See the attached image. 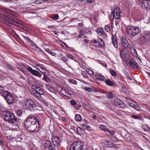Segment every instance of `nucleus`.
<instances>
[{
	"label": "nucleus",
	"mask_w": 150,
	"mask_h": 150,
	"mask_svg": "<svg viewBox=\"0 0 150 150\" xmlns=\"http://www.w3.org/2000/svg\"><path fill=\"white\" fill-rule=\"evenodd\" d=\"M4 14L1 16V18L6 21V24L10 25H14L21 28L23 23L21 21L15 19L14 17H17V13L9 9L4 8Z\"/></svg>",
	"instance_id": "obj_1"
},
{
	"label": "nucleus",
	"mask_w": 150,
	"mask_h": 150,
	"mask_svg": "<svg viewBox=\"0 0 150 150\" xmlns=\"http://www.w3.org/2000/svg\"><path fill=\"white\" fill-rule=\"evenodd\" d=\"M3 112L1 117L4 120L12 125L16 124L18 121L17 118L13 112L8 111H3Z\"/></svg>",
	"instance_id": "obj_2"
},
{
	"label": "nucleus",
	"mask_w": 150,
	"mask_h": 150,
	"mask_svg": "<svg viewBox=\"0 0 150 150\" xmlns=\"http://www.w3.org/2000/svg\"><path fill=\"white\" fill-rule=\"evenodd\" d=\"M40 125L38 119L35 117L34 118L33 122L31 125L28 128V131L31 132H37L40 130Z\"/></svg>",
	"instance_id": "obj_3"
},
{
	"label": "nucleus",
	"mask_w": 150,
	"mask_h": 150,
	"mask_svg": "<svg viewBox=\"0 0 150 150\" xmlns=\"http://www.w3.org/2000/svg\"><path fill=\"white\" fill-rule=\"evenodd\" d=\"M140 32L138 27L133 26H128L126 30V33L130 36H135L138 34Z\"/></svg>",
	"instance_id": "obj_4"
},
{
	"label": "nucleus",
	"mask_w": 150,
	"mask_h": 150,
	"mask_svg": "<svg viewBox=\"0 0 150 150\" xmlns=\"http://www.w3.org/2000/svg\"><path fill=\"white\" fill-rule=\"evenodd\" d=\"M69 150H88L84 148L83 143L81 141L73 142L71 145Z\"/></svg>",
	"instance_id": "obj_5"
},
{
	"label": "nucleus",
	"mask_w": 150,
	"mask_h": 150,
	"mask_svg": "<svg viewBox=\"0 0 150 150\" xmlns=\"http://www.w3.org/2000/svg\"><path fill=\"white\" fill-rule=\"evenodd\" d=\"M1 95L4 97L8 104H11L13 103L14 100V98L9 92L4 91Z\"/></svg>",
	"instance_id": "obj_6"
},
{
	"label": "nucleus",
	"mask_w": 150,
	"mask_h": 150,
	"mask_svg": "<svg viewBox=\"0 0 150 150\" xmlns=\"http://www.w3.org/2000/svg\"><path fill=\"white\" fill-rule=\"evenodd\" d=\"M24 107L27 110H32L35 107V102L29 99H25L24 102Z\"/></svg>",
	"instance_id": "obj_7"
},
{
	"label": "nucleus",
	"mask_w": 150,
	"mask_h": 150,
	"mask_svg": "<svg viewBox=\"0 0 150 150\" xmlns=\"http://www.w3.org/2000/svg\"><path fill=\"white\" fill-rule=\"evenodd\" d=\"M52 141L54 149L55 150H61V141L59 138L55 136L53 138Z\"/></svg>",
	"instance_id": "obj_8"
},
{
	"label": "nucleus",
	"mask_w": 150,
	"mask_h": 150,
	"mask_svg": "<svg viewBox=\"0 0 150 150\" xmlns=\"http://www.w3.org/2000/svg\"><path fill=\"white\" fill-rule=\"evenodd\" d=\"M140 40L142 42L150 45V32H144V35L142 36L140 38Z\"/></svg>",
	"instance_id": "obj_9"
},
{
	"label": "nucleus",
	"mask_w": 150,
	"mask_h": 150,
	"mask_svg": "<svg viewBox=\"0 0 150 150\" xmlns=\"http://www.w3.org/2000/svg\"><path fill=\"white\" fill-rule=\"evenodd\" d=\"M34 118H35V117L32 115H29L25 120L24 122V126L25 128L28 131V128L31 125Z\"/></svg>",
	"instance_id": "obj_10"
},
{
	"label": "nucleus",
	"mask_w": 150,
	"mask_h": 150,
	"mask_svg": "<svg viewBox=\"0 0 150 150\" xmlns=\"http://www.w3.org/2000/svg\"><path fill=\"white\" fill-rule=\"evenodd\" d=\"M111 17H112V19L114 18L116 19H118L121 17L120 11L119 8L117 6L115 8L114 11L112 12L110 14ZM112 19V18H110Z\"/></svg>",
	"instance_id": "obj_11"
},
{
	"label": "nucleus",
	"mask_w": 150,
	"mask_h": 150,
	"mask_svg": "<svg viewBox=\"0 0 150 150\" xmlns=\"http://www.w3.org/2000/svg\"><path fill=\"white\" fill-rule=\"evenodd\" d=\"M43 150H55L52 145L51 142L49 141H46L43 145Z\"/></svg>",
	"instance_id": "obj_12"
},
{
	"label": "nucleus",
	"mask_w": 150,
	"mask_h": 150,
	"mask_svg": "<svg viewBox=\"0 0 150 150\" xmlns=\"http://www.w3.org/2000/svg\"><path fill=\"white\" fill-rule=\"evenodd\" d=\"M56 88L58 91L60 92L63 95L68 97L70 96V93L66 89L59 86H57Z\"/></svg>",
	"instance_id": "obj_13"
},
{
	"label": "nucleus",
	"mask_w": 150,
	"mask_h": 150,
	"mask_svg": "<svg viewBox=\"0 0 150 150\" xmlns=\"http://www.w3.org/2000/svg\"><path fill=\"white\" fill-rule=\"evenodd\" d=\"M142 8H146L147 11L150 10V0H144L141 2Z\"/></svg>",
	"instance_id": "obj_14"
},
{
	"label": "nucleus",
	"mask_w": 150,
	"mask_h": 150,
	"mask_svg": "<svg viewBox=\"0 0 150 150\" xmlns=\"http://www.w3.org/2000/svg\"><path fill=\"white\" fill-rule=\"evenodd\" d=\"M119 49L120 52V55L121 58L122 60L126 61L129 58L128 55L124 49H120L119 48Z\"/></svg>",
	"instance_id": "obj_15"
},
{
	"label": "nucleus",
	"mask_w": 150,
	"mask_h": 150,
	"mask_svg": "<svg viewBox=\"0 0 150 150\" xmlns=\"http://www.w3.org/2000/svg\"><path fill=\"white\" fill-rule=\"evenodd\" d=\"M120 40L121 45L124 48L126 49L129 46L130 44L125 36H122Z\"/></svg>",
	"instance_id": "obj_16"
},
{
	"label": "nucleus",
	"mask_w": 150,
	"mask_h": 150,
	"mask_svg": "<svg viewBox=\"0 0 150 150\" xmlns=\"http://www.w3.org/2000/svg\"><path fill=\"white\" fill-rule=\"evenodd\" d=\"M27 69L33 75L39 77H41L42 75L40 73L36 70L33 69L31 67H27Z\"/></svg>",
	"instance_id": "obj_17"
},
{
	"label": "nucleus",
	"mask_w": 150,
	"mask_h": 150,
	"mask_svg": "<svg viewBox=\"0 0 150 150\" xmlns=\"http://www.w3.org/2000/svg\"><path fill=\"white\" fill-rule=\"evenodd\" d=\"M114 102L116 106L120 108H124L126 106V105L123 102L119 99L115 100Z\"/></svg>",
	"instance_id": "obj_18"
},
{
	"label": "nucleus",
	"mask_w": 150,
	"mask_h": 150,
	"mask_svg": "<svg viewBox=\"0 0 150 150\" xmlns=\"http://www.w3.org/2000/svg\"><path fill=\"white\" fill-rule=\"evenodd\" d=\"M97 32L98 34L100 36H102L104 38H106L107 37L106 34L104 33L103 29L101 28H100L97 29Z\"/></svg>",
	"instance_id": "obj_19"
},
{
	"label": "nucleus",
	"mask_w": 150,
	"mask_h": 150,
	"mask_svg": "<svg viewBox=\"0 0 150 150\" xmlns=\"http://www.w3.org/2000/svg\"><path fill=\"white\" fill-rule=\"evenodd\" d=\"M35 88L36 89V90H35V93L39 95H43L44 94V91L41 88L36 86H35Z\"/></svg>",
	"instance_id": "obj_20"
},
{
	"label": "nucleus",
	"mask_w": 150,
	"mask_h": 150,
	"mask_svg": "<svg viewBox=\"0 0 150 150\" xmlns=\"http://www.w3.org/2000/svg\"><path fill=\"white\" fill-rule=\"evenodd\" d=\"M112 41L113 46L116 48L118 47V44L117 38L115 36L112 35Z\"/></svg>",
	"instance_id": "obj_21"
},
{
	"label": "nucleus",
	"mask_w": 150,
	"mask_h": 150,
	"mask_svg": "<svg viewBox=\"0 0 150 150\" xmlns=\"http://www.w3.org/2000/svg\"><path fill=\"white\" fill-rule=\"evenodd\" d=\"M105 82L108 85L110 86H113V87H116V84L114 82L110 81L109 79H108L105 81Z\"/></svg>",
	"instance_id": "obj_22"
},
{
	"label": "nucleus",
	"mask_w": 150,
	"mask_h": 150,
	"mask_svg": "<svg viewBox=\"0 0 150 150\" xmlns=\"http://www.w3.org/2000/svg\"><path fill=\"white\" fill-rule=\"evenodd\" d=\"M126 102L130 106L132 107H133L134 104H136V102L134 100L128 98H126Z\"/></svg>",
	"instance_id": "obj_23"
},
{
	"label": "nucleus",
	"mask_w": 150,
	"mask_h": 150,
	"mask_svg": "<svg viewBox=\"0 0 150 150\" xmlns=\"http://www.w3.org/2000/svg\"><path fill=\"white\" fill-rule=\"evenodd\" d=\"M130 117L132 118L137 120L139 119L141 120H143V118L140 115H136L134 114L130 115Z\"/></svg>",
	"instance_id": "obj_24"
},
{
	"label": "nucleus",
	"mask_w": 150,
	"mask_h": 150,
	"mask_svg": "<svg viewBox=\"0 0 150 150\" xmlns=\"http://www.w3.org/2000/svg\"><path fill=\"white\" fill-rule=\"evenodd\" d=\"M133 69H138L139 68V67L136 62L133 60V62L131 64L130 66Z\"/></svg>",
	"instance_id": "obj_25"
},
{
	"label": "nucleus",
	"mask_w": 150,
	"mask_h": 150,
	"mask_svg": "<svg viewBox=\"0 0 150 150\" xmlns=\"http://www.w3.org/2000/svg\"><path fill=\"white\" fill-rule=\"evenodd\" d=\"M35 67L40 71H41L40 70V69L42 70H45V68H44L42 66L38 64H35Z\"/></svg>",
	"instance_id": "obj_26"
},
{
	"label": "nucleus",
	"mask_w": 150,
	"mask_h": 150,
	"mask_svg": "<svg viewBox=\"0 0 150 150\" xmlns=\"http://www.w3.org/2000/svg\"><path fill=\"white\" fill-rule=\"evenodd\" d=\"M16 139L17 141L19 142H21L24 139V137L22 134L18 135L16 136Z\"/></svg>",
	"instance_id": "obj_27"
},
{
	"label": "nucleus",
	"mask_w": 150,
	"mask_h": 150,
	"mask_svg": "<svg viewBox=\"0 0 150 150\" xmlns=\"http://www.w3.org/2000/svg\"><path fill=\"white\" fill-rule=\"evenodd\" d=\"M131 135L129 134H127L125 135V139L128 142H130L132 140Z\"/></svg>",
	"instance_id": "obj_28"
},
{
	"label": "nucleus",
	"mask_w": 150,
	"mask_h": 150,
	"mask_svg": "<svg viewBox=\"0 0 150 150\" xmlns=\"http://www.w3.org/2000/svg\"><path fill=\"white\" fill-rule=\"evenodd\" d=\"M16 66L17 68H18L21 71H22L24 69V66L22 64L19 63H17L16 65Z\"/></svg>",
	"instance_id": "obj_29"
},
{
	"label": "nucleus",
	"mask_w": 150,
	"mask_h": 150,
	"mask_svg": "<svg viewBox=\"0 0 150 150\" xmlns=\"http://www.w3.org/2000/svg\"><path fill=\"white\" fill-rule=\"evenodd\" d=\"M133 60H134L132 59H127L126 61V64L128 66L130 67Z\"/></svg>",
	"instance_id": "obj_30"
},
{
	"label": "nucleus",
	"mask_w": 150,
	"mask_h": 150,
	"mask_svg": "<svg viewBox=\"0 0 150 150\" xmlns=\"http://www.w3.org/2000/svg\"><path fill=\"white\" fill-rule=\"evenodd\" d=\"M100 129L104 131L107 132L108 130V128L105 125H101L100 126Z\"/></svg>",
	"instance_id": "obj_31"
},
{
	"label": "nucleus",
	"mask_w": 150,
	"mask_h": 150,
	"mask_svg": "<svg viewBox=\"0 0 150 150\" xmlns=\"http://www.w3.org/2000/svg\"><path fill=\"white\" fill-rule=\"evenodd\" d=\"M132 108H134L135 110L137 111H139L141 110V108L138 104L136 102V104H134L133 107Z\"/></svg>",
	"instance_id": "obj_32"
},
{
	"label": "nucleus",
	"mask_w": 150,
	"mask_h": 150,
	"mask_svg": "<svg viewBox=\"0 0 150 150\" xmlns=\"http://www.w3.org/2000/svg\"><path fill=\"white\" fill-rule=\"evenodd\" d=\"M42 71H40V72L42 73L44 76H49L50 75V73L45 69V70H42Z\"/></svg>",
	"instance_id": "obj_33"
},
{
	"label": "nucleus",
	"mask_w": 150,
	"mask_h": 150,
	"mask_svg": "<svg viewBox=\"0 0 150 150\" xmlns=\"http://www.w3.org/2000/svg\"><path fill=\"white\" fill-rule=\"evenodd\" d=\"M83 130L81 127H78L76 128V133L79 134H80L82 133Z\"/></svg>",
	"instance_id": "obj_34"
},
{
	"label": "nucleus",
	"mask_w": 150,
	"mask_h": 150,
	"mask_svg": "<svg viewBox=\"0 0 150 150\" xmlns=\"http://www.w3.org/2000/svg\"><path fill=\"white\" fill-rule=\"evenodd\" d=\"M86 71L91 76H92L94 75V72L91 70L88 69H86Z\"/></svg>",
	"instance_id": "obj_35"
},
{
	"label": "nucleus",
	"mask_w": 150,
	"mask_h": 150,
	"mask_svg": "<svg viewBox=\"0 0 150 150\" xmlns=\"http://www.w3.org/2000/svg\"><path fill=\"white\" fill-rule=\"evenodd\" d=\"M106 96L108 98H113V94L111 92H108Z\"/></svg>",
	"instance_id": "obj_36"
},
{
	"label": "nucleus",
	"mask_w": 150,
	"mask_h": 150,
	"mask_svg": "<svg viewBox=\"0 0 150 150\" xmlns=\"http://www.w3.org/2000/svg\"><path fill=\"white\" fill-rule=\"evenodd\" d=\"M82 119V117L80 115H76L75 117V120L78 122H79L81 121Z\"/></svg>",
	"instance_id": "obj_37"
},
{
	"label": "nucleus",
	"mask_w": 150,
	"mask_h": 150,
	"mask_svg": "<svg viewBox=\"0 0 150 150\" xmlns=\"http://www.w3.org/2000/svg\"><path fill=\"white\" fill-rule=\"evenodd\" d=\"M98 43L99 45H100L101 47H102L104 46V42L101 38L99 39V40L98 41Z\"/></svg>",
	"instance_id": "obj_38"
},
{
	"label": "nucleus",
	"mask_w": 150,
	"mask_h": 150,
	"mask_svg": "<svg viewBox=\"0 0 150 150\" xmlns=\"http://www.w3.org/2000/svg\"><path fill=\"white\" fill-rule=\"evenodd\" d=\"M82 127L85 129H89L91 128L90 126L86 124H83L82 125Z\"/></svg>",
	"instance_id": "obj_39"
},
{
	"label": "nucleus",
	"mask_w": 150,
	"mask_h": 150,
	"mask_svg": "<svg viewBox=\"0 0 150 150\" xmlns=\"http://www.w3.org/2000/svg\"><path fill=\"white\" fill-rule=\"evenodd\" d=\"M123 73L126 76V77L130 80H132V78L128 74L126 71L125 70L123 71Z\"/></svg>",
	"instance_id": "obj_40"
},
{
	"label": "nucleus",
	"mask_w": 150,
	"mask_h": 150,
	"mask_svg": "<svg viewBox=\"0 0 150 150\" xmlns=\"http://www.w3.org/2000/svg\"><path fill=\"white\" fill-rule=\"evenodd\" d=\"M97 75L98 76L97 78L98 79H99L102 81H103L105 80V77L103 76L100 74H98Z\"/></svg>",
	"instance_id": "obj_41"
},
{
	"label": "nucleus",
	"mask_w": 150,
	"mask_h": 150,
	"mask_svg": "<svg viewBox=\"0 0 150 150\" xmlns=\"http://www.w3.org/2000/svg\"><path fill=\"white\" fill-rule=\"evenodd\" d=\"M6 68L9 70L13 71L14 70L12 67L9 64H6Z\"/></svg>",
	"instance_id": "obj_42"
},
{
	"label": "nucleus",
	"mask_w": 150,
	"mask_h": 150,
	"mask_svg": "<svg viewBox=\"0 0 150 150\" xmlns=\"http://www.w3.org/2000/svg\"><path fill=\"white\" fill-rule=\"evenodd\" d=\"M142 127L144 130L146 132H149L150 130L149 128L146 125L143 126Z\"/></svg>",
	"instance_id": "obj_43"
},
{
	"label": "nucleus",
	"mask_w": 150,
	"mask_h": 150,
	"mask_svg": "<svg viewBox=\"0 0 150 150\" xmlns=\"http://www.w3.org/2000/svg\"><path fill=\"white\" fill-rule=\"evenodd\" d=\"M43 80L47 83H50L51 81L50 79L45 76H44Z\"/></svg>",
	"instance_id": "obj_44"
},
{
	"label": "nucleus",
	"mask_w": 150,
	"mask_h": 150,
	"mask_svg": "<svg viewBox=\"0 0 150 150\" xmlns=\"http://www.w3.org/2000/svg\"><path fill=\"white\" fill-rule=\"evenodd\" d=\"M22 113H23V111L22 110H21V109H18L17 110V115L18 116H21L22 114Z\"/></svg>",
	"instance_id": "obj_45"
},
{
	"label": "nucleus",
	"mask_w": 150,
	"mask_h": 150,
	"mask_svg": "<svg viewBox=\"0 0 150 150\" xmlns=\"http://www.w3.org/2000/svg\"><path fill=\"white\" fill-rule=\"evenodd\" d=\"M111 139L114 142H117L118 140V138L115 136H113Z\"/></svg>",
	"instance_id": "obj_46"
},
{
	"label": "nucleus",
	"mask_w": 150,
	"mask_h": 150,
	"mask_svg": "<svg viewBox=\"0 0 150 150\" xmlns=\"http://www.w3.org/2000/svg\"><path fill=\"white\" fill-rule=\"evenodd\" d=\"M110 73L112 76H116L117 74L115 71L113 70H111L110 71Z\"/></svg>",
	"instance_id": "obj_47"
},
{
	"label": "nucleus",
	"mask_w": 150,
	"mask_h": 150,
	"mask_svg": "<svg viewBox=\"0 0 150 150\" xmlns=\"http://www.w3.org/2000/svg\"><path fill=\"white\" fill-rule=\"evenodd\" d=\"M107 145L109 147H112L114 145L113 143L112 142L107 141Z\"/></svg>",
	"instance_id": "obj_48"
},
{
	"label": "nucleus",
	"mask_w": 150,
	"mask_h": 150,
	"mask_svg": "<svg viewBox=\"0 0 150 150\" xmlns=\"http://www.w3.org/2000/svg\"><path fill=\"white\" fill-rule=\"evenodd\" d=\"M81 107V106L80 103H76V105H75V108L76 110H79Z\"/></svg>",
	"instance_id": "obj_49"
},
{
	"label": "nucleus",
	"mask_w": 150,
	"mask_h": 150,
	"mask_svg": "<svg viewBox=\"0 0 150 150\" xmlns=\"http://www.w3.org/2000/svg\"><path fill=\"white\" fill-rule=\"evenodd\" d=\"M81 74L84 77L88 78V76L87 75V73L85 71H81Z\"/></svg>",
	"instance_id": "obj_50"
},
{
	"label": "nucleus",
	"mask_w": 150,
	"mask_h": 150,
	"mask_svg": "<svg viewBox=\"0 0 150 150\" xmlns=\"http://www.w3.org/2000/svg\"><path fill=\"white\" fill-rule=\"evenodd\" d=\"M84 33L83 30H80L79 34L78 35V38H80L84 34Z\"/></svg>",
	"instance_id": "obj_51"
},
{
	"label": "nucleus",
	"mask_w": 150,
	"mask_h": 150,
	"mask_svg": "<svg viewBox=\"0 0 150 150\" xmlns=\"http://www.w3.org/2000/svg\"><path fill=\"white\" fill-rule=\"evenodd\" d=\"M61 59L64 62L66 63L68 61V59L65 56H63L61 58Z\"/></svg>",
	"instance_id": "obj_52"
},
{
	"label": "nucleus",
	"mask_w": 150,
	"mask_h": 150,
	"mask_svg": "<svg viewBox=\"0 0 150 150\" xmlns=\"http://www.w3.org/2000/svg\"><path fill=\"white\" fill-rule=\"evenodd\" d=\"M23 73L26 76H29L30 74H29L27 70H25L24 69L22 71Z\"/></svg>",
	"instance_id": "obj_53"
},
{
	"label": "nucleus",
	"mask_w": 150,
	"mask_h": 150,
	"mask_svg": "<svg viewBox=\"0 0 150 150\" xmlns=\"http://www.w3.org/2000/svg\"><path fill=\"white\" fill-rule=\"evenodd\" d=\"M67 57L68 58L72 59V60H74V57H73L71 54H67L66 55Z\"/></svg>",
	"instance_id": "obj_54"
},
{
	"label": "nucleus",
	"mask_w": 150,
	"mask_h": 150,
	"mask_svg": "<svg viewBox=\"0 0 150 150\" xmlns=\"http://www.w3.org/2000/svg\"><path fill=\"white\" fill-rule=\"evenodd\" d=\"M105 30L107 32H109L110 31V28L108 25H106L105 27Z\"/></svg>",
	"instance_id": "obj_55"
},
{
	"label": "nucleus",
	"mask_w": 150,
	"mask_h": 150,
	"mask_svg": "<svg viewBox=\"0 0 150 150\" xmlns=\"http://www.w3.org/2000/svg\"><path fill=\"white\" fill-rule=\"evenodd\" d=\"M59 18V16L58 14H56L52 16V18L54 20L57 19Z\"/></svg>",
	"instance_id": "obj_56"
},
{
	"label": "nucleus",
	"mask_w": 150,
	"mask_h": 150,
	"mask_svg": "<svg viewBox=\"0 0 150 150\" xmlns=\"http://www.w3.org/2000/svg\"><path fill=\"white\" fill-rule=\"evenodd\" d=\"M70 103H71V104L73 105H74L75 106V105H76V101L74 100H71L70 101Z\"/></svg>",
	"instance_id": "obj_57"
},
{
	"label": "nucleus",
	"mask_w": 150,
	"mask_h": 150,
	"mask_svg": "<svg viewBox=\"0 0 150 150\" xmlns=\"http://www.w3.org/2000/svg\"><path fill=\"white\" fill-rule=\"evenodd\" d=\"M107 132H109L110 134H113L115 133V132L114 131L112 130H110L108 129L107 131Z\"/></svg>",
	"instance_id": "obj_58"
},
{
	"label": "nucleus",
	"mask_w": 150,
	"mask_h": 150,
	"mask_svg": "<svg viewBox=\"0 0 150 150\" xmlns=\"http://www.w3.org/2000/svg\"><path fill=\"white\" fill-rule=\"evenodd\" d=\"M84 89L87 91L89 92L91 91V88L89 87H85L84 88Z\"/></svg>",
	"instance_id": "obj_59"
},
{
	"label": "nucleus",
	"mask_w": 150,
	"mask_h": 150,
	"mask_svg": "<svg viewBox=\"0 0 150 150\" xmlns=\"http://www.w3.org/2000/svg\"><path fill=\"white\" fill-rule=\"evenodd\" d=\"M4 88L1 86H0V93H2L4 92Z\"/></svg>",
	"instance_id": "obj_60"
},
{
	"label": "nucleus",
	"mask_w": 150,
	"mask_h": 150,
	"mask_svg": "<svg viewBox=\"0 0 150 150\" xmlns=\"http://www.w3.org/2000/svg\"><path fill=\"white\" fill-rule=\"evenodd\" d=\"M45 86L46 88L49 90L50 89V88L52 87V86L51 85L47 84H45Z\"/></svg>",
	"instance_id": "obj_61"
},
{
	"label": "nucleus",
	"mask_w": 150,
	"mask_h": 150,
	"mask_svg": "<svg viewBox=\"0 0 150 150\" xmlns=\"http://www.w3.org/2000/svg\"><path fill=\"white\" fill-rule=\"evenodd\" d=\"M91 43L94 44H97L98 42V41H97L96 40L94 39L91 41Z\"/></svg>",
	"instance_id": "obj_62"
},
{
	"label": "nucleus",
	"mask_w": 150,
	"mask_h": 150,
	"mask_svg": "<svg viewBox=\"0 0 150 150\" xmlns=\"http://www.w3.org/2000/svg\"><path fill=\"white\" fill-rule=\"evenodd\" d=\"M49 90L51 91V92H53V91H54L55 90V88H54L53 87H52L50 88V89Z\"/></svg>",
	"instance_id": "obj_63"
},
{
	"label": "nucleus",
	"mask_w": 150,
	"mask_h": 150,
	"mask_svg": "<svg viewBox=\"0 0 150 150\" xmlns=\"http://www.w3.org/2000/svg\"><path fill=\"white\" fill-rule=\"evenodd\" d=\"M69 82L71 83H73V84H76V81H73L72 80H69Z\"/></svg>",
	"instance_id": "obj_64"
}]
</instances>
